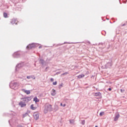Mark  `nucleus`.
I'll use <instances>...</instances> for the list:
<instances>
[{
  "label": "nucleus",
  "mask_w": 127,
  "mask_h": 127,
  "mask_svg": "<svg viewBox=\"0 0 127 127\" xmlns=\"http://www.w3.org/2000/svg\"><path fill=\"white\" fill-rule=\"evenodd\" d=\"M81 124L85 125V120L81 121Z\"/></svg>",
  "instance_id": "nucleus-24"
},
{
  "label": "nucleus",
  "mask_w": 127,
  "mask_h": 127,
  "mask_svg": "<svg viewBox=\"0 0 127 127\" xmlns=\"http://www.w3.org/2000/svg\"><path fill=\"white\" fill-rule=\"evenodd\" d=\"M61 106H63V104L61 103Z\"/></svg>",
  "instance_id": "nucleus-35"
},
{
  "label": "nucleus",
  "mask_w": 127,
  "mask_h": 127,
  "mask_svg": "<svg viewBox=\"0 0 127 127\" xmlns=\"http://www.w3.org/2000/svg\"><path fill=\"white\" fill-rule=\"evenodd\" d=\"M108 90H109V91H112V88H109L108 89Z\"/></svg>",
  "instance_id": "nucleus-33"
},
{
  "label": "nucleus",
  "mask_w": 127,
  "mask_h": 127,
  "mask_svg": "<svg viewBox=\"0 0 127 127\" xmlns=\"http://www.w3.org/2000/svg\"><path fill=\"white\" fill-rule=\"evenodd\" d=\"M55 107H56V109H55L56 111H58V106H56Z\"/></svg>",
  "instance_id": "nucleus-27"
},
{
  "label": "nucleus",
  "mask_w": 127,
  "mask_h": 127,
  "mask_svg": "<svg viewBox=\"0 0 127 127\" xmlns=\"http://www.w3.org/2000/svg\"><path fill=\"white\" fill-rule=\"evenodd\" d=\"M65 43H66V42H64V44H65Z\"/></svg>",
  "instance_id": "nucleus-39"
},
{
  "label": "nucleus",
  "mask_w": 127,
  "mask_h": 127,
  "mask_svg": "<svg viewBox=\"0 0 127 127\" xmlns=\"http://www.w3.org/2000/svg\"><path fill=\"white\" fill-rule=\"evenodd\" d=\"M34 102H35L36 103L37 102H39V100H38V99L37 98V97H35L34 98Z\"/></svg>",
  "instance_id": "nucleus-18"
},
{
  "label": "nucleus",
  "mask_w": 127,
  "mask_h": 127,
  "mask_svg": "<svg viewBox=\"0 0 127 127\" xmlns=\"http://www.w3.org/2000/svg\"><path fill=\"white\" fill-rule=\"evenodd\" d=\"M125 25H126V23L123 24H122V25H121V26H125Z\"/></svg>",
  "instance_id": "nucleus-31"
},
{
  "label": "nucleus",
  "mask_w": 127,
  "mask_h": 127,
  "mask_svg": "<svg viewBox=\"0 0 127 127\" xmlns=\"http://www.w3.org/2000/svg\"><path fill=\"white\" fill-rule=\"evenodd\" d=\"M8 122H9V124H10V120H9Z\"/></svg>",
  "instance_id": "nucleus-37"
},
{
  "label": "nucleus",
  "mask_w": 127,
  "mask_h": 127,
  "mask_svg": "<svg viewBox=\"0 0 127 127\" xmlns=\"http://www.w3.org/2000/svg\"><path fill=\"white\" fill-rule=\"evenodd\" d=\"M19 84L18 83L14 82L12 81L10 83L9 87L11 89H13V90H17L18 89V87Z\"/></svg>",
  "instance_id": "nucleus-1"
},
{
  "label": "nucleus",
  "mask_w": 127,
  "mask_h": 127,
  "mask_svg": "<svg viewBox=\"0 0 127 127\" xmlns=\"http://www.w3.org/2000/svg\"><path fill=\"white\" fill-rule=\"evenodd\" d=\"M38 44L35 43H32L29 44L28 46H27V49H32V48H34V47H36Z\"/></svg>",
  "instance_id": "nucleus-3"
},
{
  "label": "nucleus",
  "mask_w": 127,
  "mask_h": 127,
  "mask_svg": "<svg viewBox=\"0 0 127 127\" xmlns=\"http://www.w3.org/2000/svg\"><path fill=\"white\" fill-rule=\"evenodd\" d=\"M75 123V120H69V123L70 125H74Z\"/></svg>",
  "instance_id": "nucleus-14"
},
{
  "label": "nucleus",
  "mask_w": 127,
  "mask_h": 127,
  "mask_svg": "<svg viewBox=\"0 0 127 127\" xmlns=\"http://www.w3.org/2000/svg\"><path fill=\"white\" fill-rule=\"evenodd\" d=\"M34 119L36 120V121H37L38 119H39V114L38 113H34Z\"/></svg>",
  "instance_id": "nucleus-8"
},
{
  "label": "nucleus",
  "mask_w": 127,
  "mask_h": 127,
  "mask_svg": "<svg viewBox=\"0 0 127 127\" xmlns=\"http://www.w3.org/2000/svg\"><path fill=\"white\" fill-rule=\"evenodd\" d=\"M95 127H98V126H96Z\"/></svg>",
  "instance_id": "nucleus-38"
},
{
  "label": "nucleus",
  "mask_w": 127,
  "mask_h": 127,
  "mask_svg": "<svg viewBox=\"0 0 127 127\" xmlns=\"http://www.w3.org/2000/svg\"><path fill=\"white\" fill-rule=\"evenodd\" d=\"M64 44H62V45H63Z\"/></svg>",
  "instance_id": "nucleus-40"
},
{
  "label": "nucleus",
  "mask_w": 127,
  "mask_h": 127,
  "mask_svg": "<svg viewBox=\"0 0 127 127\" xmlns=\"http://www.w3.org/2000/svg\"><path fill=\"white\" fill-rule=\"evenodd\" d=\"M3 16L4 18H7L8 17V16H7V13H6V12L3 13Z\"/></svg>",
  "instance_id": "nucleus-17"
},
{
  "label": "nucleus",
  "mask_w": 127,
  "mask_h": 127,
  "mask_svg": "<svg viewBox=\"0 0 127 127\" xmlns=\"http://www.w3.org/2000/svg\"><path fill=\"white\" fill-rule=\"evenodd\" d=\"M119 118H120V114H119V113H116L115 115V118H114L115 122H117V121L119 120Z\"/></svg>",
  "instance_id": "nucleus-6"
},
{
  "label": "nucleus",
  "mask_w": 127,
  "mask_h": 127,
  "mask_svg": "<svg viewBox=\"0 0 127 127\" xmlns=\"http://www.w3.org/2000/svg\"><path fill=\"white\" fill-rule=\"evenodd\" d=\"M120 91L121 93H124L125 92V89H120Z\"/></svg>",
  "instance_id": "nucleus-25"
},
{
  "label": "nucleus",
  "mask_w": 127,
  "mask_h": 127,
  "mask_svg": "<svg viewBox=\"0 0 127 127\" xmlns=\"http://www.w3.org/2000/svg\"><path fill=\"white\" fill-rule=\"evenodd\" d=\"M104 115H105V112H101L99 114V115L100 116V117H102V116H104Z\"/></svg>",
  "instance_id": "nucleus-21"
},
{
  "label": "nucleus",
  "mask_w": 127,
  "mask_h": 127,
  "mask_svg": "<svg viewBox=\"0 0 127 127\" xmlns=\"http://www.w3.org/2000/svg\"><path fill=\"white\" fill-rule=\"evenodd\" d=\"M28 115V114L25 113V114H23V118H25V117H27Z\"/></svg>",
  "instance_id": "nucleus-22"
},
{
  "label": "nucleus",
  "mask_w": 127,
  "mask_h": 127,
  "mask_svg": "<svg viewBox=\"0 0 127 127\" xmlns=\"http://www.w3.org/2000/svg\"><path fill=\"white\" fill-rule=\"evenodd\" d=\"M42 48L41 46H39V49H40V48Z\"/></svg>",
  "instance_id": "nucleus-36"
},
{
  "label": "nucleus",
  "mask_w": 127,
  "mask_h": 127,
  "mask_svg": "<svg viewBox=\"0 0 127 127\" xmlns=\"http://www.w3.org/2000/svg\"><path fill=\"white\" fill-rule=\"evenodd\" d=\"M63 107H66V104H64V105H63Z\"/></svg>",
  "instance_id": "nucleus-32"
},
{
  "label": "nucleus",
  "mask_w": 127,
  "mask_h": 127,
  "mask_svg": "<svg viewBox=\"0 0 127 127\" xmlns=\"http://www.w3.org/2000/svg\"><path fill=\"white\" fill-rule=\"evenodd\" d=\"M52 105L47 103L45 105V109H44V113L45 114H47L48 111L51 112L52 111Z\"/></svg>",
  "instance_id": "nucleus-2"
},
{
  "label": "nucleus",
  "mask_w": 127,
  "mask_h": 127,
  "mask_svg": "<svg viewBox=\"0 0 127 127\" xmlns=\"http://www.w3.org/2000/svg\"><path fill=\"white\" fill-rule=\"evenodd\" d=\"M22 92H24V93H26L27 95H29L30 94V90H26L25 89H22Z\"/></svg>",
  "instance_id": "nucleus-11"
},
{
  "label": "nucleus",
  "mask_w": 127,
  "mask_h": 127,
  "mask_svg": "<svg viewBox=\"0 0 127 127\" xmlns=\"http://www.w3.org/2000/svg\"><path fill=\"white\" fill-rule=\"evenodd\" d=\"M68 74V72H65L63 74H62V76H63V75H67Z\"/></svg>",
  "instance_id": "nucleus-23"
},
{
  "label": "nucleus",
  "mask_w": 127,
  "mask_h": 127,
  "mask_svg": "<svg viewBox=\"0 0 127 127\" xmlns=\"http://www.w3.org/2000/svg\"><path fill=\"white\" fill-rule=\"evenodd\" d=\"M19 106H20L21 107V108H23L26 106V104H25V103H24L22 101H21L19 103Z\"/></svg>",
  "instance_id": "nucleus-10"
},
{
  "label": "nucleus",
  "mask_w": 127,
  "mask_h": 127,
  "mask_svg": "<svg viewBox=\"0 0 127 127\" xmlns=\"http://www.w3.org/2000/svg\"><path fill=\"white\" fill-rule=\"evenodd\" d=\"M24 65H25V64L23 62H21L18 64L16 66V70H17V69H18V68H21L22 67H23Z\"/></svg>",
  "instance_id": "nucleus-5"
},
{
  "label": "nucleus",
  "mask_w": 127,
  "mask_h": 127,
  "mask_svg": "<svg viewBox=\"0 0 127 127\" xmlns=\"http://www.w3.org/2000/svg\"><path fill=\"white\" fill-rule=\"evenodd\" d=\"M40 63H41L42 65H44V60H40Z\"/></svg>",
  "instance_id": "nucleus-20"
},
{
  "label": "nucleus",
  "mask_w": 127,
  "mask_h": 127,
  "mask_svg": "<svg viewBox=\"0 0 127 127\" xmlns=\"http://www.w3.org/2000/svg\"><path fill=\"white\" fill-rule=\"evenodd\" d=\"M84 77H85V75H84V74H80L78 76V79H81L82 78H84Z\"/></svg>",
  "instance_id": "nucleus-16"
},
{
  "label": "nucleus",
  "mask_w": 127,
  "mask_h": 127,
  "mask_svg": "<svg viewBox=\"0 0 127 127\" xmlns=\"http://www.w3.org/2000/svg\"><path fill=\"white\" fill-rule=\"evenodd\" d=\"M60 73H61V72H57V74H60Z\"/></svg>",
  "instance_id": "nucleus-34"
},
{
  "label": "nucleus",
  "mask_w": 127,
  "mask_h": 127,
  "mask_svg": "<svg viewBox=\"0 0 127 127\" xmlns=\"http://www.w3.org/2000/svg\"><path fill=\"white\" fill-rule=\"evenodd\" d=\"M31 99H32V98H31V97L23 98H22L23 102L25 103V104H26V103H28L29 102V101H31Z\"/></svg>",
  "instance_id": "nucleus-4"
},
{
  "label": "nucleus",
  "mask_w": 127,
  "mask_h": 127,
  "mask_svg": "<svg viewBox=\"0 0 127 127\" xmlns=\"http://www.w3.org/2000/svg\"><path fill=\"white\" fill-rule=\"evenodd\" d=\"M112 64L111 63H108L106 64V67H107V68H111V67H112Z\"/></svg>",
  "instance_id": "nucleus-12"
},
{
  "label": "nucleus",
  "mask_w": 127,
  "mask_h": 127,
  "mask_svg": "<svg viewBox=\"0 0 127 127\" xmlns=\"http://www.w3.org/2000/svg\"><path fill=\"white\" fill-rule=\"evenodd\" d=\"M19 56H20V54H19V53H18L17 52H15L13 54V57H14V58H18V57H19Z\"/></svg>",
  "instance_id": "nucleus-7"
},
{
  "label": "nucleus",
  "mask_w": 127,
  "mask_h": 127,
  "mask_svg": "<svg viewBox=\"0 0 127 127\" xmlns=\"http://www.w3.org/2000/svg\"><path fill=\"white\" fill-rule=\"evenodd\" d=\"M53 85H57V81H55V82H53Z\"/></svg>",
  "instance_id": "nucleus-26"
},
{
  "label": "nucleus",
  "mask_w": 127,
  "mask_h": 127,
  "mask_svg": "<svg viewBox=\"0 0 127 127\" xmlns=\"http://www.w3.org/2000/svg\"><path fill=\"white\" fill-rule=\"evenodd\" d=\"M30 78H31V76H27V79H30Z\"/></svg>",
  "instance_id": "nucleus-28"
},
{
  "label": "nucleus",
  "mask_w": 127,
  "mask_h": 127,
  "mask_svg": "<svg viewBox=\"0 0 127 127\" xmlns=\"http://www.w3.org/2000/svg\"><path fill=\"white\" fill-rule=\"evenodd\" d=\"M101 94L100 93V92H96L95 93L94 96H95V97H99L100 96H101Z\"/></svg>",
  "instance_id": "nucleus-13"
},
{
  "label": "nucleus",
  "mask_w": 127,
  "mask_h": 127,
  "mask_svg": "<svg viewBox=\"0 0 127 127\" xmlns=\"http://www.w3.org/2000/svg\"><path fill=\"white\" fill-rule=\"evenodd\" d=\"M31 110H36V108L34 107V105H33V104H32L31 105Z\"/></svg>",
  "instance_id": "nucleus-19"
},
{
  "label": "nucleus",
  "mask_w": 127,
  "mask_h": 127,
  "mask_svg": "<svg viewBox=\"0 0 127 127\" xmlns=\"http://www.w3.org/2000/svg\"><path fill=\"white\" fill-rule=\"evenodd\" d=\"M51 95L52 96H55V95H56V91L55 90H53Z\"/></svg>",
  "instance_id": "nucleus-15"
},
{
  "label": "nucleus",
  "mask_w": 127,
  "mask_h": 127,
  "mask_svg": "<svg viewBox=\"0 0 127 127\" xmlns=\"http://www.w3.org/2000/svg\"><path fill=\"white\" fill-rule=\"evenodd\" d=\"M63 86V84H62L60 85V88H61V87Z\"/></svg>",
  "instance_id": "nucleus-30"
},
{
  "label": "nucleus",
  "mask_w": 127,
  "mask_h": 127,
  "mask_svg": "<svg viewBox=\"0 0 127 127\" xmlns=\"http://www.w3.org/2000/svg\"><path fill=\"white\" fill-rule=\"evenodd\" d=\"M54 81V79L53 78H51V81L53 82Z\"/></svg>",
  "instance_id": "nucleus-29"
},
{
  "label": "nucleus",
  "mask_w": 127,
  "mask_h": 127,
  "mask_svg": "<svg viewBox=\"0 0 127 127\" xmlns=\"http://www.w3.org/2000/svg\"><path fill=\"white\" fill-rule=\"evenodd\" d=\"M10 23H11V24H14L15 23V24H17V19H12L11 20V22Z\"/></svg>",
  "instance_id": "nucleus-9"
}]
</instances>
